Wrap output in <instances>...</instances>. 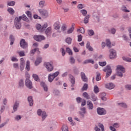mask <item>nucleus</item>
<instances>
[{"label":"nucleus","instance_id":"obj_53","mask_svg":"<svg viewBox=\"0 0 131 131\" xmlns=\"http://www.w3.org/2000/svg\"><path fill=\"white\" fill-rule=\"evenodd\" d=\"M123 59L126 62H131V58L123 57Z\"/></svg>","mask_w":131,"mask_h":131},{"label":"nucleus","instance_id":"obj_34","mask_svg":"<svg viewBox=\"0 0 131 131\" xmlns=\"http://www.w3.org/2000/svg\"><path fill=\"white\" fill-rule=\"evenodd\" d=\"M96 81H100L101 80V74L100 73H98L96 77Z\"/></svg>","mask_w":131,"mask_h":131},{"label":"nucleus","instance_id":"obj_16","mask_svg":"<svg viewBox=\"0 0 131 131\" xmlns=\"http://www.w3.org/2000/svg\"><path fill=\"white\" fill-rule=\"evenodd\" d=\"M87 105L88 106V109H89V110H93V109L94 108V104H93L92 101H88Z\"/></svg>","mask_w":131,"mask_h":131},{"label":"nucleus","instance_id":"obj_25","mask_svg":"<svg viewBox=\"0 0 131 131\" xmlns=\"http://www.w3.org/2000/svg\"><path fill=\"white\" fill-rule=\"evenodd\" d=\"M88 63H91V64H94L95 61L93 59H87L84 61L83 64H88Z\"/></svg>","mask_w":131,"mask_h":131},{"label":"nucleus","instance_id":"obj_27","mask_svg":"<svg viewBox=\"0 0 131 131\" xmlns=\"http://www.w3.org/2000/svg\"><path fill=\"white\" fill-rule=\"evenodd\" d=\"M90 15H87L85 17V18L84 19V23L85 24H86L87 23H89V19H90Z\"/></svg>","mask_w":131,"mask_h":131},{"label":"nucleus","instance_id":"obj_54","mask_svg":"<svg viewBox=\"0 0 131 131\" xmlns=\"http://www.w3.org/2000/svg\"><path fill=\"white\" fill-rule=\"evenodd\" d=\"M106 64H107V62H106V61L99 62L100 66H105Z\"/></svg>","mask_w":131,"mask_h":131},{"label":"nucleus","instance_id":"obj_59","mask_svg":"<svg viewBox=\"0 0 131 131\" xmlns=\"http://www.w3.org/2000/svg\"><path fill=\"white\" fill-rule=\"evenodd\" d=\"M19 86H23L24 85V83L23 82V80H20L19 82Z\"/></svg>","mask_w":131,"mask_h":131},{"label":"nucleus","instance_id":"obj_5","mask_svg":"<svg viewBox=\"0 0 131 131\" xmlns=\"http://www.w3.org/2000/svg\"><path fill=\"white\" fill-rule=\"evenodd\" d=\"M48 27V24H44L42 27H41V25L40 24H37L36 25V28L37 30H38V31H45L46 30V28Z\"/></svg>","mask_w":131,"mask_h":131},{"label":"nucleus","instance_id":"obj_3","mask_svg":"<svg viewBox=\"0 0 131 131\" xmlns=\"http://www.w3.org/2000/svg\"><path fill=\"white\" fill-rule=\"evenodd\" d=\"M44 65H45L46 69H47V71H48L49 72H51L53 71V70H54V67L53 66V62H45L44 63Z\"/></svg>","mask_w":131,"mask_h":131},{"label":"nucleus","instance_id":"obj_58","mask_svg":"<svg viewBox=\"0 0 131 131\" xmlns=\"http://www.w3.org/2000/svg\"><path fill=\"white\" fill-rule=\"evenodd\" d=\"M110 31L111 32V33L114 34L115 32H116V30L114 28H112Z\"/></svg>","mask_w":131,"mask_h":131},{"label":"nucleus","instance_id":"obj_41","mask_svg":"<svg viewBox=\"0 0 131 131\" xmlns=\"http://www.w3.org/2000/svg\"><path fill=\"white\" fill-rule=\"evenodd\" d=\"M106 45L108 48H111V42H110V40L106 39Z\"/></svg>","mask_w":131,"mask_h":131},{"label":"nucleus","instance_id":"obj_40","mask_svg":"<svg viewBox=\"0 0 131 131\" xmlns=\"http://www.w3.org/2000/svg\"><path fill=\"white\" fill-rule=\"evenodd\" d=\"M80 12L83 15V16H86V14H88V11L84 9L80 10Z\"/></svg>","mask_w":131,"mask_h":131},{"label":"nucleus","instance_id":"obj_11","mask_svg":"<svg viewBox=\"0 0 131 131\" xmlns=\"http://www.w3.org/2000/svg\"><path fill=\"white\" fill-rule=\"evenodd\" d=\"M97 113L99 115H105L106 114V111L103 108L98 107L97 108Z\"/></svg>","mask_w":131,"mask_h":131},{"label":"nucleus","instance_id":"obj_55","mask_svg":"<svg viewBox=\"0 0 131 131\" xmlns=\"http://www.w3.org/2000/svg\"><path fill=\"white\" fill-rule=\"evenodd\" d=\"M11 61H12V62H17L18 59H17V58H16L15 57H12Z\"/></svg>","mask_w":131,"mask_h":131},{"label":"nucleus","instance_id":"obj_26","mask_svg":"<svg viewBox=\"0 0 131 131\" xmlns=\"http://www.w3.org/2000/svg\"><path fill=\"white\" fill-rule=\"evenodd\" d=\"M48 79L50 82H52V81H53L54 79H55V78H54L52 74H49L48 76Z\"/></svg>","mask_w":131,"mask_h":131},{"label":"nucleus","instance_id":"obj_9","mask_svg":"<svg viewBox=\"0 0 131 131\" xmlns=\"http://www.w3.org/2000/svg\"><path fill=\"white\" fill-rule=\"evenodd\" d=\"M20 46L23 49H26L28 47V44L24 39H23L20 41Z\"/></svg>","mask_w":131,"mask_h":131},{"label":"nucleus","instance_id":"obj_20","mask_svg":"<svg viewBox=\"0 0 131 131\" xmlns=\"http://www.w3.org/2000/svg\"><path fill=\"white\" fill-rule=\"evenodd\" d=\"M42 58L41 57H38L35 62V65L37 66L40 63H41Z\"/></svg>","mask_w":131,"mask_h":131},{"label":"nucleus","instance_id":"obj_43","mask_svg":"<svg viewBox=\"0 0 131 131\" xmlns=\"http://www.w3.org/2000/svg\"><path fill=\"white\" fill-rule=\"evenodd\" d=\"M10 39L11 41L10 43V45H11V46H12V45H13L14 43V40H15V39L14 38V36H13V35H10Z\"/></svg>","mask_w":131,"mask_h":131},{"label":"nucleus","instance_id":"obj_64","mask_svg":"<svg viewBox=\"0 0 131 131\" xmlns=\"http://www.w3.org/2000/svg\"><path fill=\"white\" fill-rule=\"evenodd\" d=\"M61 51L62 55L63 56H65V50H64V48H61Z\"/></svg>","mask_w":131,"mask_h":131},{"label":"nucleus","instance_id":"obj_61","mask_svg":"<svg viewBox=\"0 0 131 131\" xmlns=\"http://www.w3.org/2000/svg\"><path fill=\"white\" fill-rule=\"evenodd\" d=\"M78 8L79 9V10H81V9H83V5L82 4H80L78 5Z\"/></svg>","mask_w":131,"mask_h":131},{"label":"nucleus","instance_id":"obj_6","mask_svg":"<svg viewBox=\"0 0 131 131\" xmlns=\"http://www.w3.org/2000/svg\"><path fill=\"white\" fill-rule=\"evenodd\" d=\"M38 12L44 18H47V17H49V13L48 12V11L46 10H41L39 9Z\"/></svg>","mask_w":131,"mask_h":131},{"label":"nucleus","instance_id":"obj_1","mask_svg":"<svg viewBox=\"0 0 131 131\" xmlns=\"http://www.w3.org/2000/svg\"><path fill=\"white\" fill-rule=\"evenodd\" d=\"M22 19L23 21H28V18L24 14L22 16L16 17L14 20V24L16 29H20L21 28V23L20 21Z\"/></svg>","mask_w":131,"mask_h":131},{"label":"nucleus","instance_id":"obj_32","mask_svg":"<svg viewBox=\"0 0 131 131\" xmlns=\"http://www.w3.org/2000/svg\"><path fill=\"white\" fill-rule=\"evenodd\" d=\"M66 52H67V53H69V55H70V56H72V55L73 54L72 53V50L71 49H70V48H67Z\"/></svg>","mask_w":131,"mask_h":131},{"label":"nucleus","instance_id":"obj_44","mask_svg":"<svg viewBox=\"0 0 131 131\" xmlns=\"http://www.w3.org/2000/svg\"><path fill=\"white\" fill-rule=\"evenodd\" d=\"M98 125L99 127L101 128V131H104V125H103V124H102L101 123H99Z\"/></svg>","mask_w":131,"mask_h":131},{"label":"nucleus","instance_id":"obj_42","mask_svg":"<svg viewBox=\"0 0 131 131\" xmlns=\"http://www.w3.org/2000/svg\"><path fill=\"white\" fill-rule=\"evenodd\" d=\"M17 54H19L20 57H24L25 56V53H24V51H18Z\"/></svg>","mask_w":131,"mask_h":131},{"label":"nucleus","instance_id":"obj_31","mask_svg":"<svg viewBox=\"0 0 131 131\" xmlns=\"http://www.w3.org/2000/svg\"><path fill=\"white\" fill-rule=\"evenodd\" d=\"M46 4V1H41L39 3V6L40 8H43L45 7V4Z\"/></svg>","mask_w":131,"mask_h":131},{"label":"nucleus","instance_id":"obj_35","mask_svg":"<svg viewBox=\"0 0 131 131\" xmlns=\"http://www.w3.org/2000/svg\"><path fill=\"white\" fill-rule=\"evenodd\" d=\"M33 78L36 81H39V78L38 76L35 74H33Z\"/></svg>","mask_w":131,"mask_h":131},{"label":"nucleus","instance_id":"obj_18","mask_svg":"<svg viewBox=\"0 0 131 131\" xmlns=\"http://www.w3.org/2000/svg\"><path fill=\"white\" fill-rule=\"evenodd\" d=\"M81 77L83 81H84V82H86L88 81V78H86V76H85V74L84 73H81Z\"/></svg>","mask_w":131,"mask_h":131},{"label":"nucleus","instance_id":"obj_47","mask_svg":"<svg viewBox=\"0 0 131 131\" xmlns=\"http://www.w3.org/2000/svg\"><path fill=\"white\" fill-rule=\"evenodd\" d=\"M66 29H67V25L66 24L62 25L61 27V30H62V31H65Z\"/></svg>","mask_w":131,"mask_h":131},{"label":"nucleus","instance_id":"obj_36","mask_svg":"<svg viewBox=\"0 0 131 131\" xmlns=\"http://www.w3.org/2000/svg\"><path fill=\"white\" fill-rule=\"evenodd\" d=\"M18 106H19V102H16L13 106L14 111H17V108H18Z\"/></svg>","mask_w":131,"mask_h":131},{"label":"nucleus","instance_id":"obj_57","mask_svg":"<svg viewBox=\"0 0 131 131\" xmlns=\"http://www.w3.org/2000/svg\"><path fill=\"white\" fill-rule=\"evenodd\" d=\"M82 40V36L81 35H78V41H81Z\"/></svg>","mask_w":131,"mask_h":131},{"label":"nucleus","instance_id":"obj_22","mask_svg":"<svg viewBox=\"0 0 131 131\" xmlns=\"http://www.w3.org/2000/svg\"><path fill=\"white\" fill-rule=\"evenodd\" d=\"M41 86H42L44 91L45 92H48V86H47V85H46V83H45L44 82H41Z\"/></svg>","mask_w":131,"mask_h":131},{"label":"nucleus","instance_id":"obj_38","mask_svg":"<svg viewBox=\"0 0 131 131\" xmlns=\"http://www.w3.org/2000/svg\"><path fill=\"white\" fill-rule=\"evenodd\" d=\"M62 131H69L68 129V126L66 125H63L61 128Z\"/></svg>","mask_w":131,"mask_h":131},{"label":"nucleus","instance_id":"obj_13","mask_svg":"<svg viewBox=\"0 0 131 131\" xmlns=\"http://www.w3.org/2000/svg\"><path fill=\"white\" fill-rule=\"evenodd\" d=\"M45 33L47 36H51V35L52 34V28L51 27H48Z\"/></svg>","mask_w":131,"mask_h":131},{"label":"nucleus","instance_id":"obj_52","mask_svg":"<svg viewBox=\"0 0 131 131\" xmlns=\"http://www.w3.org/2000/svg\"><path fill=\"white\" fill-rule=\"evenodd\" d=\"M26 14H27V15L28 16V17H29V18H31V12H30V11H27L26 12Z\"/></svg>","mask_w":131,"mask_h":131},{"label":"nucleus","instance_id":"obj_45","mask_svg":"<svg viewBox=\"0 0 131 131\" xmlns=\"http://www.w3.org/2000/svg\"><path fill=\"white\" fill-rule=\"evenodd\" d=\"M118 105L120 107H122V108H126V107H127V105H126V104L123 103H118Z\"/></svg>","mask_w":131,"mask_h":131},{"label":"nucleus","instance_id":"obj_30","mask_svg":"<svg viewBox=\"0 0 131 131\" xmlns=\"http://www.w3.org/2000/svg\"><path fill=\"white\" fill-rule=\"evenodd\" d=\"M94 92L95 94H98L99 92H100V90H99V87L97 85H95L94 87Z\"/></svg>","mask_w":131,"mask_h":131},{"label":"nucleus","instance_id":"obj_24","mask_svg":"<svg viewBox=\"0 0 131 131\" xmlns=\"http://www.w3.org/2000/svg\"><path fill=\"white\" fill-rule=\"evenodd\" d=\"M54 27L56 30L60 29V24L59 23H55L54 25Z\"/></svg>","mask_w":131,"mask_h":131},{"label":"nucleus","instance_id":"obj_21","mask_svg":"<svg viewBox=\"0 0 131 131\" xmlns=\"http://www.w3.org/2000/svg\"><path fill=\"white\" fill-rule=\"evenodd\" d=\"M82 96L86 100H90V99H91L90 95L86 92L83 93Z\"/></svg>","mask_w":131,"mask_h":131},{"label":"nucleus","instance_id":"obj_28","mask_svg":"<svg viewBox=\"0 0 131 131\" xmlns=\"http://www.w3.org/2000/svg\"><path fill=\"white\" fill-rule=\"evenodd\" d=\"M91 100L93 102H96L98 100V97L95 94H93L91 96Z\"/></svg>","mask_w":131,"mask_h":131},{"label":"nucleus","instance_id":"obj_10","mask_svg":"<svg viewBox=\"0 0 131 131\" xmlns=\"http://www.w3.org/2000/svg\"><path fill=\"white\" fill-rule=\"evenodd\" d=\"M110 59H114V58H116V51L113 49H111L110 50Z\"/></svg>","mask_w":131,"mask_h":131},{"label":"nucleus","instance_id":"obj_33","mask_svg":"<svg viewBox=\"0 0 131 131\" xmlns=\"http://www.w3.org/2000/svg\"><path fill=\"white\" fill-rule=\"evenodd\" d=\"M66 41L67 43H68V45H71V42L72 41V39L70 37H68L66 39Z\"/></svg>","mask_w":131,"mask_h":131},{"label":"nucleus","instance_id":"obj_56","mask_svg":"<svg viewBox=\"0 0 131 131\" xmlns=\"http://www.w3.org/2000/svg\"><path fill=\"white\" fill-rule=\"evenodd\" d=\"M33 18L34 19H41V17H40V16H38L37 14H34L33 16Z\"/></svg>","mask_w":131,"mask_h":131},{"label":"nucleus","instance_id":"obj_46","mask_svg":"<svg viewBox=\"0 0 131 131\" xmlns=\"http://www.w3.org/2000/svg\"><path fill=\"white\" fill-rule=\"evenodd\" d=\"M59 72L57 71L56 72H55L54 73L51 74L52 75L53 77L54 78H56V77H57V76H58L59 74Z\"/></svg>","mask_w":131,"mask_h":131},{"label":"nucleus","instance_id":"obj_48","mask_svg":"<svg viewBox=\"0 0 131 131\" xmlns=\"http://www.w3.org/2000/svg\"><path fill=\"white\" fill-rule=\"evenodd\" d=\"M15 2L14 1H11L10 2H9L8 3V6H9L10 7H13V6H15Z\"/></svg>","mask_w":131,"mask_h":131},{"label":"nucleus","instance_id":"obj_8","mask_svg":"<svg viewBox=\"0 0 131 131\" xmlns=\"http://www.w3.org/2000/svg\"><path fill=\"white\" fill-rule=\"evenodd\" d=\"M34 39L37 41H41V40H45L46 37L42 35H35L34 36Z\"/></svg>","mask_w":131,"mask_h":131},{"label":"nucleus","instance_id":"obj_4","mask_svg":"<svg viewBox=\"0 0 131 131\" xmlns=\"http://www.w3.org/2000/svg\"><path fill=\"white\" fill-rule=\"evenodd\" d=\"M103 71L104 72H106V74L105 76L106 78H108V77L111 75V74L112 73V70H111V67H110L109 66H107L104 69Z\"/></svg>","mask_w":131,"mask_h":131},{"label":"nucleus","instance_id":"obj_60","mask_svg":"<svg viewBox=\"0 0 131 131\" xmlns=\"http://www.w3.org/2000/svg\"><path fill=\"white\" fill-rule=\"evenodd\" d=\"M20 69L21 71H23V70H24V66L25 64H23L20 63Z\"/></svg>","mask_w":131,"mask_h":131},{"label":"nucleus","instance_id":"obj_7","mask_svg":"<svg viewBox=\"0 0 131 131\" xmlns=\"http://www.w3.org/2000/svg\"><path fill=\"white\" fill-rule=\"evenodd\" d=\"M37 113L38 115H41L42 116V120H44L47 118V113L45 112L41 111V110H38Z\"/></svg>","mask_w":131,"mask_h":131},{"label":"nucleus","instance_id":"obj_14","mask_svg":"<svg viewBox=\"0 0 131 131\" xmlns=\"http://www.w3.org/2000/svg\"><path fill=\"white\" fill-rule=\"evenodd\" d=\"M75 27V25L74 24H72V26L71 28L68 30L67 33L68 34H70V33H72L73 31H74V28Z\"/></svg>","mask_w":131,"mask_h":131},{"label":"nucleus","instance_id":"obj_12","mask_svg":"<svg viewBox=\"0 0 131 131\" xmlns=\"http://www.w3.org/2000/svg\"><path fill=\"white\" fill-rule=\"evenodd\" d=\"M26 85L29 89H32V82L29 79L26 80Z\"/></svg>","mask_w":131,"mask_h":131},{"label":"nucleus","instance_id":"obj_39","mask_svg":"<svg viewBox=\"0 0 131 131\" xmlns=\"http://www.w3.org/2000/svg\"><path fill=\"white\" fill-rule=\"evenodd\" d=\"M8 12H9L10 14H11V15H13L15 13V11H14V9H13L12 8H8Z\"/></svg>","mask_w":131,"mask_h":131},{"label":"nucleus","instance_id":"obj_62","mask_svg":"<svg viewBox=\"0 0 131 131\" xmlns=\"http://www.w3.org/2000/svg\"><path fill=\"white\" fill-rule=\"evenodd\" d=\"M21 117L20 115H17L15 117V120H20L21 119Z\"/></svg>","mask_w":131,"mask_h":131},{"label":"nucleus","instance_id":"obj_51","mask_svg":"<svg viewBox=\"0 0 131 131\" xmlns=\"http://www.w3.org/2000/svg\"><path fill=\"white\" fill-rule=\"evenodd\" d=\"M77 31H79L80 33H84V29L83 28H80L77 30Z\"/></svg>","mask_w":131,"mask_h":131},{"label":"nucleus","instance_id":"obj_2","mask_svg":"<svg viewBox=\"0 0 131 131\" xmlns=\"http://www.w3.org/2000/svg\"><path fill=\"white\" fill-rule=\"evenodd\" d=\"M116 71L118 73V76H120V77H122L123 76V73L125 72V69L122 66H118Z\"/></svg>","mask_w":131,"mask_h":131},{"label":"nucleus","instance_id":"obj_19","mask_svg":"<svg viewBox=\"0 0 131 131\" xmlns=\"http://www.w3.org/2000/svg\"><path fill=\"white\" fill-rule=\"evenodd\" d=\"M70 78L71 79V82L72 83L71 86H74V84H75V79L74 78V77L72 75H70Z\"/></svg>","mask_w":131,"mask_h":131},{"label":"nucleus","instance_id":"obj_50","mask_svg":"<svg viewBox=\"0 0 131 131\" xmlns=\"http://www.w3.org/2000/svg\"><path fill=\"white\" fill-rule=\"evenodd\" d=\"M70 62L71 64H74L75 63V59L73 57H71Z\"/></svg>","mask_w":131,"mask_h":131},{"label":"nucleus","instance_id":"obj_17","mask_svg":"<svg viewBox=\"0 0 131 131\" xmlns=\"http://www.w3.org/2000/svg\"><path fill=\"white\" fill-rule=\"evenodd\" d=\"M81 112H79V114L82 116V117H84V114L86 113V111H85V107H82L80 109Z\"/></svg>","mask_w":131,"mask_h":131},{"label":"nucleus","instance_id":"obj_29","mask_svg":"<svg viewBox=\"0 0 131 131\" xmlns=\"http://www.w3.org/2000/svg\"><path fill=\"white\" fill-rule=\"evenodd\" d=\"M26 69H27L28 71L30 70V62L29 60L27 61Z\"/></svg>","mask_w":131,"mask_h":131},{"label":"nucleus","instance_id":"obj_63","mask_svg":"<svg viewBox=\"0 0 131 131\" xmlns=\"http://www.w3.org/2000/svg\"><path fill=\"white\" fill-rule=\"evenodd\" d=\"M125 89L126 90H131V85H126L125 86Z\"/></svg>","mask_w":131,"mask_h":131},{"label":"nucleus","instance_id":"obj_23","mask_svg":"<svg viewBox=\"0 0 131 131\" xmlns=\"http://www.w3.org/2000/svg\"><path fill=\"white\" fill-rule=\"evenodd\" d=\"M28 101L30 104V106H32V105H33V100H32V97H29L28 98Z\"/></svg>","mask_w":131,"mask_h":131},{"label":"nucleus","instance_id":"obj_15","mask_svg":"<svg viewBox=\"0 0 131 131\" xmlns=\"http://www.w3.org/2000/svg\"><path fill=\"white\" fill-rule=\"evenodd\" d=\"M105 88L108 90H112L114 88H115V85L112 83H109L105 84Z\"/></svg>","mask_w":131,"mask_h":131},{"label":"nucleus","instance_id":"obj_37","mask_svg":"<svg viewBox=\"0 0 131 131\" xmlns=\"http://www.w3.org/2000/svg\"><path fill=\"white\" fill-rule=\"evenodd\" d=\"M88 32L90 36H93V35L95 34V32H94V31L93 30H88Z\"/></svg>","mask_w":131,"mask_h":131},{"label":"nucleus","instance_id":"obj_49","mask_svg":"<svg viewBox=\"0 0 131 131\" xmlns=\"http://www.w3.org/2000/svg\"><path fill=\"white\" fill-rule=\"evenodd\" d=\"M88 85L86 83H85L83 86V88H82V91H86V90H88Z\"/></svg>","mask_w":131,"mask_h":131}]
</instances>
